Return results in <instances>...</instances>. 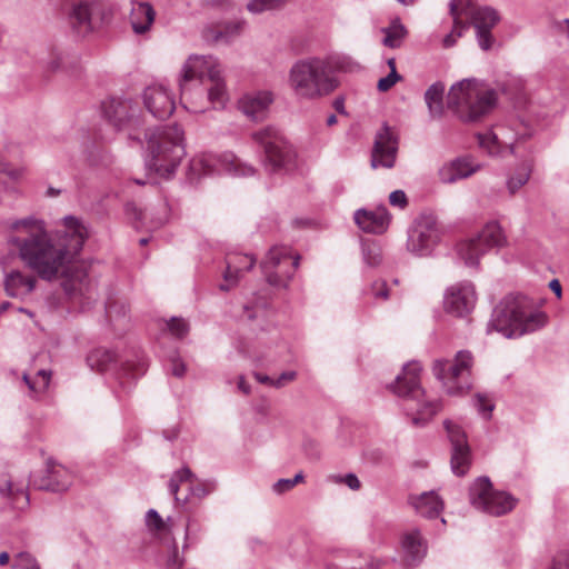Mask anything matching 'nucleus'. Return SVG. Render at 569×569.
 <instances>
[{
    "instance_id": "obj_15",
    "label": "nucleus",
    "mask_w": 569,
    "mask_h": 569,
    "mask_svg": "<svg viewBox=\"0 0 569 569\" xmlns=\"http://www.w3.org/2000/svg\"><path fill=\"white\" fill-rule=\"evenodd\" d=\"M439 240V229L432 216L418 218L410 228L407 248L417 256H428Z\"/></svg>"
},
{
    "instance_id": "obj_24",
    "label": "nucleus",
    "mask_w": 569,
    "mask_h": 569,
    "mask_svg": "<svg viewBox=\"0 0 569 569\" xmlns=\"http://www.w3.org/2000/svg\"><path fill=\"white\" fill-rule=\"evenodd\" d=\"M353 219L362 231L381 234L387 231L391 218L388 209L385 206H379L375 210L358 209Z\"/></svg>"
},
{
    "instance_id": "obj_34",
    "label": "nucleus",
    "mask_w": 569,
    "mask_h": 569,
    "mask_svg": "<svg viewBox=\"0 0 569 569\" xmlns=\"http://www.w3.org/2000/svg\"><path fill=\"white\" fill-rule=\"evenodd\" d=\"M382 32L385 33L382 43L388 48L396 49L401 46L407 34V29L399 19H396L389 27L383 28Z\"/></svg>"
},
{
    "instance_id": "obj_28",
    "label": "nucleus",
    "mask_w": 569,
    "mask_h": 569,
    "mask_svg": "<svg viewBox=\"0 0 569 569\" xmlns=\"http://www.w3.org/2000/svg\"><path fill=\"white\" fill-rule=\"evenodd\" d=\"M409 503L418 515L429 519L440 516L445 507L443 500L433 490L420 495H411Z\"/></svg>"
},
{
    "instance_id": "obj_38",
    "label": "nucleus",
    "mask_w": 569,
    "mask_h": 569,
    "mask_svg": "<svg viewBox=\"0 0 569 569\" xmlns=\"http://www.w3.org/2000/svg\"><path fill=\"white\" fill-rule=\"evenodd\" d=\"M193 475L188 467H182L181 469L174 471L169 480L168 489L170 495L174 497L176 501H180L178 497L179 487L182 482L191 481Z\"/></svg>"
},
{
    "instance_id": "obj_8",
    "label": "nucleus",
    "mask_w": 569,
    "mask_h": 569,
    "mask_svg": "<svg viewBox=\"0 0 569 569\" xmlns=\"http://www.w3.org/2000/svg\"><path fill=\"white\" fill-rule=\"evenodd\" d=\"M472 366V353L469 350H460L453 359H436L432 363V373L449 396H461L471 388Z\"/></svg>"
},
{
    "instance_id": "obj_53",
    "label": "nucleus",
    "mask_w": 569,
    "mask_h": 569,
    "mask_svg": "<svg viewBox=\"0 0 569 569\" xmlns=\"http://www.w3.org/2000/svg\"><path fill=\"white\" fill-rule=\"evenodd\" d=\"M389 202L393 207H398L400 209L405 208L408 203L407 196L402 190H395L389 196Z\"/></svg>"
},
{
    "instance_id": "obj_41",
    "label": "nucleus",
    "mask_w": 569,
    "mask_h": 569,
    "mask_svg": "<svg viewBox=\"0 0 569 569\" xmlns=\"http://www.w3.org/2000/svg\"><path fill=\"white\" fill-rule=\"evenodd\" d=\"M475 407L485 419H490L495 405L488 399L487 396L477 393L475 397Z\"/></svg>"
},
{
    "instance_id": "obj_2",
    "label": "nucleus",
    "mask_w": 569,
    "mask_h": 569,
    "mask_svg": "<svg viewBox=\"0 0 569 569\" xmlns=\"http://www.w3.org/2000/svg\"><path fill=\"white\" fill-rule=\"evenodd\" d=\"M548 316L525 295H508L492 310L487 332L501 333L506 338H518L543 328Z\"/></svg>"
},
{
    "instance_id": "obj_18",
    "label": "nucleus",
    "mask_w": 569,
    "mask_h": 569,
    "mask_svg": "<svg viewBox=\"0 0 569 569\" xmlns=\"http://www.w3.org/2000/svg\"><path fill=\"white\" fill-rule=\"evenodd\" d=\"M477 301V293L472 282L461 281L450 286L443 296L445 310L456 317L469 315Z\"/></svg>"
},
{
    "instance_id": "obj_3",
    "label": "nucleus",
    "mask_w": 569,
    "mask_h": 569,
    "mask_svg": "<svg viewBox=\"0 0 569 569\" xmlns=\"http://www.w3.org/2000/svg\"><path fill=\"white\" fill-rule=\"evenodd\" d=\"M498 92L486 82L470 78L451 86L448 93V107L465 122L481 119L493 110Z\"/></svg>"
},
{
    "instance_id": "obj_56",
    "label": "nucleus",
    "mask_w": 569,
    "mask_h": 569,
    "mask_svg": "<svg viewBox=\"0 0 569 569\" xmlns=\"http://www.w3.org/2000/svg\"><path fill=\"white\" fill-rule=\"evenodd\" d=\"M210 491L211 490L203 483H199L190 488L191 496L197 497L199 499L209 495Z\"/></svg>"
},
{
    "instance_id": "obj_37",
    "label": "nucleus",
    "mask_w": 569,
    "mask_h": 569,
    "mask_svg": "<svg viewBox=\"0 0 569 569\" xmlns=\"http://www.w3.org/2000/svg\"><path fill=\"white\" fill-rule=\"evenodd\" d=\"M36 279L33 276H23L21 272H11L7 279V290L10 292L11 288H19L23 292H31L34 288Z\"/></svg>"
},
{
    "instance_id": "obj_11",
    "label": "nucleus",
    "mask_w": 569,
    "mask_h": 569,
    "mask_svg": "<svg viewBox=\"0 0 569 569\" xmlns=\"http://www.w3.org/2000/svg\"><path fill=\"white\" fill-rule=\"evenodd\" d=\"M472 507L492 516H501L511 511L517 500L508 492L496 491L487 477H479L469 489Z\"/></svg>"
},
{
    "instance_id": "obj_32",
    "label": "nucleus",
    "mask_w": 569,
    "mask_h": 569,
    "mask_svg": "<svg viewBox=\"0 0 569 569\" xmlns=\"http://www.w3.org/2000/svg\"><path fill=\"white\" fill-rule=\"evenodd\" d=\"M445 84L441 81L432 83L425 92V101L431 117H440L443 111Z\"/></svg>"
},
{
    "instance_id": "obj_33",
    "label": "nucleus",
    "mask_w": 569,
    "mask_h": 569,
    "mask_svg": "<svg viewBox=\"0 0 569 569\" xmlns=\"http://www.w3.org/2000/svg\"><path fill=\"white\" fill-rule=\"evenodd\" d=\"M87 363L91 369L107 371L116 366V353L106 348L93 349L87 356Z\"/></svg>"
},
{
    "instance_id": "obj_9",
    "label": "nucleus",
    "mask_w": 569,
    "mask_h": 569,
    "mask_svg": "<svg viewBox=\"0 0 569 569\" xmlns=\"http://www.w3.org/2000/svg\"><path fill=\"white\" fill-rule=\"evenodd\" d=\"M252 139L263 149V163L269 172L288 171L293 166L296 152L277 130L264 128L253 132Z\"/></svg>"
},
{
    "instance_id": "obj_20",
    "label": "nucleus",
    "mask_w": 569,
    "mask_h": 569,
    "mask_svg": "<svg viewBox=\"0 0 569 569\" xmlns=\"http://www.w3.org/2000/svg\"><path fill=\"white\" fill-rule=\"evenodd\" d=\"M146 109L154 118L163 120L174 111L176 104L171 92L163 84H151L142 94Z\"/></svg>"
},
{
    "instance_id": "obj_22",
    "label": "nucleus",
    "mask_w": 569,
    "mask_h": 569,
    "mask_svg": "<svg viewBox=\"0 0 569 569\" xmlns=\"http://www.w3.org/2000/svg\"><path fill=\"white\" fill-rule=\"evenodd\" d=\"M72 479V473L64 466L48 459L38 478V490L62 492L71 486Z\"/></svg>"
},
{
    "instance_id": "obj_30",
    "label": "nucleus",
    "mask_w": 569,
    "mask_h": 569,
    "mask_svg": "<svg viewBox=\"0 0 569 569\" xmlns=\"http://www.w3.org/2000/svg\"><path fill=\"white\" fill-rule=\"evenodd\" d=\"M156 17V11L148 2L132 3L130 12V23L132 30L137 34L146 33L152 26Z\"/></svg>"
},
{
    "instance_id": "obj_57",
    "label": "nucleus",
    "mask_w": 569,
    "mask_h": 569,
    "mask_svg": "<svg viewBox=\"0 0 569 569\" xmlns=\"http://www.w3.org/2000/svg\"><path fill=\"white\" fill-rule=\"evenodd\" d=\"M0 173H4L12 179H18L20 177V172L18 170L11 169L8 163L0 162Z\"/></svg>"
},
{
    "instance_id": "obj_13",
    "label": "nucleus",
    "mask_w": 569,
    "mask_h": 569,
    "mask_svg": "<svg viewBox=\"0 0 569 569\" xmlns=\"http://www.w3.org/2000/svg\"><path fill=\"white\" fill-rule=\"evenodd\" d=\"M190 169L198 176L226 171L233 176L249 177L256 172L252 166L242 163L233 153H224L219 158L203 154L191 160Z\"/></svg>"
},
{
    "instance_id": "obj_35",
    "label": "nucleus",
    "mask_w": 569,
    "mask_h": 569,
    "mask_svg": "<svg viewBox=\"0 0 569 569\" xmlns=\"http://www.w3.org/2000/svg\"><path fill=\"white\" fill-rule=\"evenodd\" d=\"M210 81L212 84L207 90V102L211 103L214 109L223 108L228 101V93L221 74L218 79Z\"/></svg>"
},
{
    "instance_id": "obj_5",
    "label": "nucleus",
    "mask_w": 569,
    "mask_h": 569,
    "mask_svg": "<svg viewBox=\"0 0 569 569\" xmlns=\"http://www.w3.org/2000/svg\"><path fill=\"white\" fill-rule=\"evenodd\" d=\"M422 367L417 361H410L402 368L390 386L392 392L403 399V407L408 416L412 415L415 426H425L440 409L439 400H427L420 383Z\"/></svg>"
},
{
    "instance_id": "obj_49",
    "label": "nucleus",
    "mask_w": 569,
    "mask_h": 569,
    "mask_svg": "<svg viewBox=\"0 0 569 569\" xmlns=\"http://www.w3.org/2000/svg\"><path fill=\"white\" fill-rule=\"evenodd\" d=\"M371 292L376 299L387 300L389 291L386 281L377 280L371 286Z\"/></svg>"
},
{
    "instance_id": "obj_50",
    "label": "nucleus",
    "mask_w": 569,
    "mask_h": 569,
    "mask_svg": "<svg viewBox=\"0 0 569 569\" xmlns=\"http://www.w3.org/2000/svg\"><path fill=\"white\" fill-rule=\"evenodd\" d=\"M550 569H569V551H559L553 557Z\"/></svg>"
},
{
    "instance_id": "obj_58",
    "label": "nucleus",
    "mask_w": 569,
    "mask_h": 569,
    "mask_svg": "<svg viewBox=\"0 0 569 569\" xmlns=\"http://www.w3.org/2000/svg\"><path fill=\"white\" fill-rule=\"evenodd\" d=\"M253 377L258 382L273 387V378L269 377L268 375L261 372H253Z\"/></svg>"
},
{
    "instance_id": "obj_46",
    "label": "nucleus",
    "mask_w": 569,
    "mask_h": 569,
    "mask_svg": "<svg viewBox=\"0 0 569 569\" xmlns=\"http://www.w3.org/2000/svg\"><path fill=\"white\" fill-rule=\"evenodd\" d=\"M401 80V76L397 72H389L388 76L381 78L378 81L377 88L380 92H386L391 89L398 81Z\"/></svg>"
},
{
    "instance_id": "obj_6",
    "label": "nucleus",
    "mask_w": 569,
    "mask_h": 569,
    "mask_svg": "<svg viewBox=\"0 0 569 569\" xmlns=\"http://www.w3.org/2000/svg\"><path fill=\"white\" fill-rule=\"evenodd\" d=\"M219 74H221V69L214 57L190 56L182 66L179 80L182 107L192 113L204 112L207 108L200 103L203 100L204 89L198 86L194 92H191V83L197 81L202 83L206 78L216 80L219 78Z\"/></svg>"
},
{
    "instance_id": "obj_17",
    "label": "nucleus",
    "mask_w": 569,
    "mask_h": 569,
    "mask_svg": "<svg viewBox=\"0 0 569 569\" xmlns=\"http://www.w3.org/2000/svg\"><path fill=\"white\" fill-rule=\"evenodd\" d=\"M443 426L451 442V469L456 476H465L471 465V452L467 435L462 428L451 420H445Z\"/></svg>"
},
{
    "instance_id": "obj_62",
    "label": "nucleus",
    "mask_w": 569,
    "mask_h": 569,
    "mask_svg": "<svg viewBox=\"0 0 569 569\" xmlns=\"http://www.w3.org/2000/svg\"><path fill=\"white\" fill-rule=\"evenodd\" d=\"M11 491H12V485L10 481H6L1 487H0V492L3 497H8L11 495Z\"/></svg>"
},
{
    "instance_id": "obj_54",
    "label": "nucleus",
    "mask_w": 569,
    "mask_h": 569,
    "mask_svg": "<svg viewBox=\"0 0 569 569\" xmlns=\"http://www.w3.org/2000/svg\"><path fill=\"white\" fill-rule=\"evenodd\" d=\"M171 373L174 377L181 378L186 373V365L178 357L171 359Z\"/></svg>"
},
{
    "instance_id": "obj_42",
    "label": "nucleus",
    "mask_w": 569,
    "mask_h": 569,
    "mask_svg": "<svg viewBox=\"0 0 569 569\" xmlns=\"http://www.w3.org/2000/svg\"><path fill=\"white\" fill-rule=\"evenodd\" d=\"M146 371L147 365L144 361H140L137 366H132L128 362L121 366L120 377H129L130 379H137L144 375Z\"/></svg>"
},
{
    "instance_id": "obj_21",
    "label": "nucleus",
    "mask_w": 569,
    "mask_h": 569,
    "mask_svg": "<svg viewBox=\"0 0 569 569\" xmlns=\"http://www.w3.org/2000/svg\"><path fill=\"white\" fill-rule=\"evenodd\" d=\"M461 18L475 29H492L499 21L498 12L490 7H479L473 0H452Z\"/></svg>"
},
{
    "instance_id": "obj_10",
    "label": "nucleus",
    "mask_w": 569,
    "mask_h": 569,
    "mask_svg": "<svg viewBox=\"0 0 569 569\" xmlns=\"http://www.w3.org/2000/svg\"><path fill=\"white\" fill-rule=\"evenodd\" d=\"M506 237L500 224L496 221L487 223L475 237L457 244L458 257L467 267L477 268L479 259L492 248L502 247Z\"/></svg>"
},
{
    "instance_id": "obj_27",
    "label": "nucleus",
    "mask_w": 569,
    "mask_h": 569,
    "mask_svg": "<svg viewBox=\"0 0 569 569\" xmlns=\"http://www.w3.org/2000/svg\"><path fill=\"white\" fill-rule=\"evenodd\" d=\"M480 169V164L469 157H459L443 164L439 170L440 180L443 183H455L458 180L472 176Z\"/></svg>"
},
{
    "instance_id": "obj_23",
    "label": "nucleus",
    "mask_w": 569,
    "mask_h": 569,
    "mask_svg": "<svg viewBox=\"0 0 569 569\" xmlns=\"http://www.w3.org/2000/svg\"><path fill=\"white\" fill-rule=\"evenodd\" d=\"M36 227V219L33 217L17 220L11 224L12 230H19L24 228L29 236L24 239L19 237L12 238L10 241L19 249V256L21 260L30 269H36V234L33 232Z\"/></svg>"
},
{
    "instance_id": "obj_12",
    "label": "nucleus",
    "mask_w": 569,
    "mask_h": 569,
    "mask_svg": "<svg viewBox=\"0 0 569 569\" xmlns=\"http://www.w3.org/2000/svg\"><path fill=\"white\" fill-rule=\"evenodd\" d=\"M299 261L300 257L293 256L289 247L274 246L261 262V269L270 286L287 288L299 267Z\"/></svg>"
},
{
    "instance_id": "obj_60",
    "label": "nucleus",
    "mask_w": 569,
    "mask_h": 569,
    "mask_svg": "<svg viewBox=\"0 0 569 569\" xmlns=\"http://www.w3.org/2000/svg\"><path fill=\"white\" fill-rule=\"evenodd\" d=\"M238 388L241 390L244 395L250 393V386L246 382L244 377L240 376L238 380Z\"/></svg>"
},
{
    "instance_id": "obj_63",
    "label": "nucleus",
    "mask_w": 569,
    "mask_h": 569,
    "mask_svg": "<svg viewBox=\"0 0 569 569\" xmlns=\"http://www.w3.org/2000/svg\"><path fill=\"white\" fill-rule=\"evenodd\" d=\"M38 377H41L44 382V387H48L51 378V371L38 370Z\"/></svg>"
},
{
    "instance_id": "obj_47",
    "label": "nucleus",
    "mask_w": 569,
    "mask_h": 569,
    "mask_svg": "<svg viewBox=\"0 0 569 569\" xmlns=\"http://www.w3.org/2000/svg\"><path fill=\"white\" fill-rule=\"evenodd\" d=\"M333 481L341 482L348 486L351 490H358L361 487L360 480L358 477L350 472L346 476H332Z\"/></svg>"
},
{
    "instance_id": "obj_43",
    "label": "nucleus",
    "mask_w": 569,
    "mask_h": 569,
    "mask_svg": "<svg viewBox=\"0 0 569 569\" xmlns=\"http://www.w3.org/2000/svg\"><path fill=\"white\" fill-rule=\"evenodd\" d=\"M476 38L478 46L483 51L492 49L496 40L491 33V29H476Z\"/></svg>"
},
{
    "instance_id": "obj_44",
    "label": "nucleus",
    "mask_w": 569,
    "mask_h": 569,
    "mask_svg": "<svg viewBox=\"0 0 569 569\" xmlns=\"http://www.w3.org/2000/svg\"><path fill=\"white\" fill-rule=\"evenodd\" d=\"M12 569H36L32 556L29 552H19L13 557Z\"/></svg>"
},
{
    "instance_id": "obj_59",
    "label": "nucleus",
    "mask_w": 569,
    "mask_h": 569,
    "mask_svg": "<svg viewBox=\"0 0 569 569\" xmlns=\"http://www.w3.org/2000/svg\"><path fill=\"white\" fill-rule=\"evenodd\" d=\"M22 382L29 388L31 393L34 392V390H36V382L31 379L29 373L23 372V375H22Z\"/></svg>"
},
{
    "instance_id": "obj_39",
    "label": "nucleus",
    "mask_w": 569,
    "mask_h": 569,
    "mask_svg": "<svg viewBox=\"0 0 569 569\" xmlns=\"http://www.w3.org/2000/svg\"><path fill=\"white\" fill-rule=\"evenodd\" d=\"M363 261L369 267H377L382 261V251L376 242H363L361 244Z\"/></svg>"
},
{
    "instance_id": "obj_64",
    "label": "nucleus",
    "mask_w": 569,
    "mask_h": 569,
    "mask_svg": "<svg viewBox=\"0 0 569 569\" xmlns=\"http://www.w3.org/2000/svg\"><path fill=\"white\" fill-rule=\"evenodd\" d=\"M61 60V57H56L52 61H50L48 64L49 70L57 71L60 68Z\"/></svg>"
},
{
    "instance_id": "obj_16",
    "label": "nucleus",
    "mask_w": 569,
    "mask_h": 569,
    "mask_svg": "<svg viewBox=\"0 0 569 569\" xmlns=\"http://www.w3.org/2000/svg\"><path fill=\"white\" fill-rule=\"evenodd\" d=\"M102 110L104 118L117 130H129V139L141 142L140 138L132 132L139 124V119L136 117L137 108L131 100L111 98L102 103Z\"/></svg>"
},
{
    "instance_id": "obj_55",
    "label": "nucleus",
    "mask_w": 569,
    "mask_h": 569,
    "mask_svg": "<svg viewBox=\"0 0 569 569\" xmlns=\"http://www.w3.org/2000/svg\"><path fill=\"white\" fill-rule=\"evenodd\" d=\"M272 488H273V491H274L276 493L281 495V493H283V492H287V491L291 490V489L293 488V486H292V482H291V480H290V479H284V478H282V479H279V480L273 485V487H272Z\"/></svg>"
},
{
    "instance_id": "obj_4",
    "label": "nucleus",
    "mask_w": 569,
    "mask_h": 569,
    "mask_svg": "<svg viewBox=\"0 0 569 569\" xmlns=\"http://www.w3.org/2000/svg\"><path fill=\"white\" fill-rule=\"evenodd\" d=\"M146 138L150 152L147 168L162 178H171L186 156L183 130L178 124L160 127L146 133Z\"/></svg>"
},
{
    "instance_id": "obj_61",
    "label": "nucleus",
    "mask_w": 569,
    "mask_h": 569,
    "mask_svg": "<svg viewBox=\"0 0 569 569\" xmlns=\"http://www.w3.org/2000/svg\"><path fill=\"white\" fill-rule=\"evenodd\" d=\"M549 287L557 295V297L561 296V284L557 279L551 280Z\"/></svg>"
},
{
    "instance_id": "obj_40",
    "label": "nucleus",
    "mask_w": 569,
    "mask_h": 569,
    "mask_svg": "<svg viewBox=\"0 0 569 569\" xmlns=\"http://www.w3.org/2000/svg\"><path fill=\"white\" fill-rule=\"evenodd\" d=\"M167 328L176 338H183L189 332L188 323L181 319L172 317L169 321H167Z\"/></svg>"
},
{
    "instance_id": "obj_52",
    "label": "nucleus",
    "mask_w": 569,
    "mask_h": 569,
    "mask_svg": "<svg viewBox=\"0 0 569 569\" xmlns=\"http://www.w3.org/2000/svg\"><path fill=\"white\" fill-rule=\"evenodd\" d=\"M183 566V559L180 558L177 547L174 546L168 556L166 561L167 569H181Z\"/></svg>"
},
{
    "instance_id": "obj_25",
    "label": "nucleus",
    "mask_w": 569,
    "mask_h": 569,
    "mask_svg": "<svg viewBox=\"0 0 569 569\" xmlns=\"http://www.w3.org/2000/svg\"><path fill=\"white\" fill-rule=\"evenodd\" d=\"M254 263L256 258L251 254L229 253L226 258L224 282L219 286V289L229 291L236 287L243 272L250 271Z\"/></svg>"
},
{
    "instance_id": "obj_29",
    "label": "nucleus",
    "mask_w": 569,
    "mask_h": 569,
    "mask_svg": "<svg viewBox=\"0 0 569 569\" xmlns=\"http://www.w3.org/2000/svg\"><path fill=\"white\" fill-rule=\"evenodd\" d=\"M401 547L403 559L408 566H417L427 553V543L418 529L403 535Z\"/></svg>"
},
{
    "instance_id": "obj_14",
    "label": "nucleus",
    "mask_w": 569,
    "mask_h": 569,
    "mask_svg": "<svg viewBox=\"0 0 569 569\" xmlns=\"http://www.w3.org/2000/svg\"><path fill=\"white\" fill-rule=\"evenodd\" d=\"M106 20V11L100 0H79L69 12V22L79 34H88Z\"/></svg>"
},
{
    "instance_id": "obj_19",
    "label": "nucleus",
    "mask_w": 569,
    "mask_h": 569,
    "mask_svg": "<svg viewBox=\"0 0 569 569\" xmlns=\"http://www.w3.org/2000/svg\"><path fill=\"white\" fill-rule=\"evenodd\" d=\"M398 151V139L385 123L377 132L371 153L372 168L390 169L395 166Z\"/></svg>"
},
{
    "instance_id": "obj_1",
    "label": "nucleus",
    "mask_w": 569,
    "mask_h": 569,
    "mask_svg": "<svg viewBox=\"0 0 569 569\" xmlns=\"http://www.w3.org/2000/svg\"><path fill=\"white\" fill-rule=\"evenodd\" d=\"M62 221L64 230L44 242V229L38 220V277L52 280L61 276L66 295L90 305L96 298V284L83 266L72 264L88 238V230L74 216H66Z\"/></svg>"
},
{
    "instance_id": "obj_26",
    "label": "nucleus",
    "mask_w": 569,
    "mask_h": 569,
    "mask_svg": "<svg viewBox=\"0 0 569 569\" xmlns=\"http://www.w3.org/2000/svg\"><path fill=\"white\" fill-rule=\"evenodd\" d=\"M273 101L270 91H258L244 94L239 100V109L251 120L261 121L266 118Z\"/></svg>"
},
{
    "instance_id": "obj_31",
    "label": "nucleus",
    "mask_w": 569,
    "mask_h": 569,
    "mask_svg": "<svg viewBox=\"0 0 569 569\" xmlns=\"http://www.w3.org/2000/svg\"><path fill=\"white\" fill-rule=\"evenodd\" d=\"M449 13L452 18V30L448 34L445 36L442 40V46L445 48H451L457 43V40L462 37L466 30L469 29V23L465 21L458 9H457V2H452V0L449 3Z\"/></svg>"
},
{
    "instance_id": "obj_45",
    "label": "nucleus",
    "mask_w": 569,
    "mask_h": 569,
    "mask_svg": "<svg viewBox=\"0 0 569 569\" xmlns=\"http://www.w3.org/2000/svg\"><path fill=\"white\" fill-rule=\"evenodd\" d=\"M478 143L481 148L488 150L489 153H495L498 150L497 147V136L492 132L478 133L477 134Z\"/></svg>"
},
{
    "instance_id": "obj_48",
    "label": "nucleus",
    "mask_w": 569,
    "mask_h": 569,
    "mask_svg": "<svg viewBox=\"0 0 569 569\" xmlns=\"http://www.w3.org/2000/svg\"><path fill=\"white\" fill-rule=\"evenodd\" d=\"M147 526L156 530H161L164 527L163 520L160 515L154 510L150 509L146 515Z\"/></svg>"
},
{
    "instance_id": "obj_7",
    "label": "nucleus",
    "mask_w": 569,
    "mask_h": 569,
    "mask_svg": "<svg viewBox=\"0 0 569 569\" xmlns=\"http://www.w3.org/2000/svg\"><path fill=\"white\" fill-rule=\"evenodd\" d=\"M289 83L298 97L307 99L329 94L338 86L328 64L317 58L296 62L290 70Z\"/></svg>"
},
{
    "instance_id": "obj_51",
    "label": "nucleus",
    "mask_w": 569,
    "mask_h": 569,
    "mask_svg": "<svg viewBox=\"0 0 569 569\" xmlns=\"http://www.w3.org/2000/svg\"><path fill=\"white\" fill-rule=\"evenodd\" d=\"M297 378V372L295 370H289L282 372L278 378L273 379V388L280 389L292 382Z\"/></svg>"
},
{
    "instance_id": "obj_36",
    "label": "nucleus",
    "mask_w": 569,
    "mask_h": 569,
    "mask_svg": "<svg viewBox=\"0 0 569 569\" xmlns=\"http://www.w3.org/2000/svg\"><path fill=\"white\" fill-rule=\"evenodd\" d=\"M531 174V164L528 161L522 162L515 171V173L507 180V188L511 194L516 193L522 186H525Z\"/></svg>"
}]
</instances>
